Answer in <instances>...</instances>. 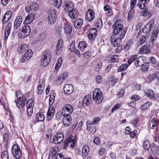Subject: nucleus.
<instances>
[{
  "label": "nucleus",
  "instance_id": "obj_1",
  "mask_svg": "<svg viewBox=\"0 0 159 159\" xmlns=\"http://www.w3.org/2000/svg\"><path fill=\"white\" fill-rule=\"evenodd\" d=\"M121 20L116 21L113 25V33L114 35H119L123 37L125 34V32L124 30V26L121 24Z\"/></svg>",
  "mask_w": 159,
  "mask_h": 159
},
{
  "label": "nucleus",
  "instance_id": "obj_2",
  "mask_svg": "<svg viewBox=\"0 0 159 159\" xmlns=\"http://www.w3.org/2000/svg\"><path fill=\"white\" fill-rule=\"evenodd\" d=\"M146 61V58L143 56L137 57V55H134L131 56L128 60V64L129 65L132 62L134 61L135 65L137 67L143 65Z\"/></svg>",
  "mask_w": 159,
  "mask_h": 159
},
{
  "label": "nucleus",
  "instance_id": "obj_3",
  "mask_svg": "<svg viewBox=\"0 0 159 159\" xmlns=\"http://www.w3.org/2000/svg\"><path fill=\"white\" fill-rule=\"evenodd\" d=\"M51 59V55L50 52L48 51L43 52L41 59V65L44 67L47 66L50 63Z\"/></svg>",
  "mask_w": 159,
  "mask_h": 159
},
{
  "label": "nucleus",
  "instance_id": "obj_4",
  "mask_svg": "<svg viewBox=\"0 0 159 159\" xmlns=\"http://www.w3.org/2000/svg\"><path fill=\"white\" fill-rule=\"evenodd\" d=\"M16 96L17 97V100H15L16 106L18 108H22L24 107L26 102V99L23 98V94L20 91H18L16 92Z\"/></svg>",
  "mask_w": 159,
  "mask_h": 159
},
{
  "label": "nucleus",
  "instance_id": "obj_5",
  "mask_svg": "<svg viewBox=\"0 0 159 159\" xmlns=\"http://www.w3.org/2000/svg\"><path fill=\"white\" fill-rule=\"evenodd\" d=\"M103 95L101 90L98 88L94 90L93 93V98L95 102L98 104L103 100Z\"/></svg>",
  "mask_w": 159,
  "mask_h": 159
},
{
  "label": "nucleus",
  "instance_id": "obj_6",
  "mask_svg": "<svg viewBox=\"0 0 159 159\" xmlns=\"http://www.w3.org/2000/svg\"><path fill=\"white\" fill-rule=\"evenodd\" d=\"M11 151L14 157L16 159H19L20 157L21 156V152L17 145H14L12 147Z\"/></svg>",
  "mask_w": 159,
  "mask_h": 159
},
{
  "label": "nucleus",
  "instance_id": "obj_7",
  "mask_svg": "<svg viewBox=\"0 0 159 159\" xmlns=\"http://www.w3.org/2000/svg\"><path fill=\"white\" fill-rule=\"evenodd\" d=\"M48 18V22L50 24L54 23L56 21L57 18L55 11L54 10L49 11Z\"/></svg>",
  "mask_w": 159,
  "mask_h": 159
},
{
  "label": "nucleus",
  "instance_id": "obj_8",
  "mask_svg": "<svg viewBox=\"0 0 159 159\" xmlns=\"http://www.w3.org/2000/svg\"><path fill=\"white\" fill-rule=\"evenodd\" d=\"M64 139V135L61 132H58L54 135L53 142L56 144L61 143Z\"/></svg>",
  "mask_w": 159,
  "mask_h": 159
},
{
  "label": "nucleus",
  "instance_id": "obj_9",
  "mask_svg": "<svg viewBox=\"0 0 159 159\" xmlns=\"http://www.w3.org/2000/svg\"><path fill=\"white\" fill-rule=\"evenodd\" d=\"M95 12L91 9L88 10L85 15V19L88 21H91L93 20L95 17Z\"/></svg>",
  "mask_w": 159,
  "mask_h": 159
},
{
  "label": "nucleus",
  "instance_id": "obj_10",
  "mask_svg": "<svg viewBox=\"0 0 159 159\" xmlns=\"http://www.w3.org/2000/svg\"><path fill=\"white\" fill-rule=\"evenodd\" d=\"M33 54V52L32 50L30 49L28 50L26 53L23 56L21 60V62L24 63L30 60L32 57Z\"/></svg>",
  "mask_w": 159,
  "mask_h": 159
},
{
  "label": "nucleus",
  "instance_id": "obj_11",
  "mask_svg": "<svg viewBox=\"0 0 159 159\" xmlns=\"http://www.w3.org/2000/svg\"><path fill=\"white\" fill-rule=\"evenodd\" d=\"M123 38L120 36L116 38L115 35H112L111 39L112 44L115 47L118 46L121 42V39Z\"/></svg>",
  "mask_w": 159,
  "mask_h": 159
},
{
  "label": "nucleus",
  "instance_id": "obj_12",
  "mask_svg": "<svg viewBox=\"0 0 159 159\" xmlns=\"http://www.w3.org/2000/svg\"><path fill=\"white\" fill-rule=\"evenodd\" d=\"M136 2L137 0H130V10L128 16V19L129 20H131L134 15V11L133 8L136 4Z\"/></svg>",
  "mask_w": 159,
  "mask_h": 159
},
{
  "label": "nucleus",
  "instance_id": "obj_13",
  "mask_svg": "<svg viewBox=\"0 0 159 159\" xmlns=\"http://www.w3.org/2000/svg\"><path fill=\"white\" fill-rule=\"evenodd\" d=\"M64 90L66 95H70L73 92L74 88L72 84H66L64 87Z\"/></svg>",
  "mask_w": 159,
  "mask_h": 159
},
{
  "label": "nucleus",
  "instance_id": "obj_14",
  "mask_svg": "<svg viewBox=\"0 0 159 159\" xmlns=\"http://www.w3.org/2000/svg\"><path fill=\"white\" fill-rule=\"evenodd\" d=\"M71 117L70 114H66L64 115L63 118L62 122L63 124L66 127L69 126L71 123Z\"/></svg>",
  "mask_w": 159,
  "mask_h": 159
},
{
  "label": "nucleus",
  "instance_id": "obj_15",
  "mask_svg": "<svg viewBox=\"0 0 159 159\" xmlns=\"http://www.w3.org/2000/svg\"><path fill=\"white\" fill-rule=\"evenodd\" d=\"M50 106L47 113L46 120L48 121H50L52 119L54 115L55 112V109L54 107L51 105Z\"/></svg>",
  "mask_w": 159,
  "mask_h": 159
},
{
  "label": "nucleus",
  "instance_id": "obj_16",
  "mask_svg": "<svg viewBox=\"0 0 159 159\" xmlns=\"http://www.w3.org/2000/svg\"><path fill=\"white\" fill-rule=\"evenodd\" d=\"M21 31V34L22 37L23 38L26 37L28 36L31 32L30 27L28 25L24 26Z\"/></svg>",
  "mask_w": 159,
  "mask_h": 159
},
{
  "label": "nucleus",
  "instance_id": "obj_17",
  "mask_svg": "<svg viewBox=\"0 0 159 159\" xmlns=\"http://www.w3.org/2000/svg\"><path fill=\"white\" fill-rule=\"evenodd\" d=\"M63 41L61 39H60L57 44L56 50V52L57 54H59L61 52L63 49Z\"/></svg>",
  "mask_w": 159,
  "mask_h": 159
},
{
  "label": "nucleus",
  "instance_id": "obj_18",
  "mask_svg": "<svg viewBox=\"0 0 159 159\" xmlns=\"http://www.w3.org/2000/svg\"><path fill=\"white\" fill-rule=\"evenodd\" d=\"M45 87V82L43 79L40 80L39 83L38 88V93L41 95L43 92Z\"/></svg>",
  "mask_w": 159,
  "mask_h": 159
},
{
  "label": "nucleus",
  "instance_id": "obj_19",
  "mask_svg": "<svg viewBox=\"0 0 159 159\" xmlns=\"http://www.w3.org/2000/svg\"><path fill=\"white\" fill-rule=\"evenodd\" d=\"M87 126V130L89 131L92 134H94L96 131V128L94 125H92L90 121H87L86 122Z\"/></svg>",
  "mask_w": 159,
  "mask_h": 159
},
{
  "label": "nucleus",
  "instance_id": "obj_20",
  "mask_svg": "<svg viewBox=\"0 0 159 159\" xmlns=\"http://www.w3.org/2000/svg\"><path fill=\"white\" fill-rule=\"evenodd\" d=\"M62 62V59L61 57H59L57 61L55 67V70L53 71L54 74L56 75L60 68Z\"/></svg>",
  "mask_w": 159,
  "mask_h": 159
},
{
  "label": "nucleus",
  "instance_id": "obj_21",
  "mask_svg": "<svg viewBox=\"0 0 159 159\" xmlns=\"http://www.w3.org/2000/svg\"><path fill=\"white\" fill-rule=\"evenodd\" d=\"M68 15L72 19L77 18L78 15L77 10L75 8L72 9L69 11Z\"/></svg>",
  "mask_w": 159,
  "mask_h": 159
},
{
  "label": "nucleus",
  "instance_id": "obj_22",
  "mask_svg": "<svg viewBox=\"0 0 159 159\" xmlns=\"http://www.w3.org/2000/svg\"><path fill=\"white\" fill-rule=\"evenodd\" d=\"M62 111L67 112L69 114H71L73 112L74 109L73 107L70 104H66L62 108Z\"/></svg>",
  "mask_w": 159,
  "mask_h": 159
},
{
  "label": "nucleus",
  "instance_id": "obj_23",
  "mask_svg": "<svg viewBox=\"0 0 159 159\" xmlns=\"http://www.w3.org/2000/svg\"><path fill=\"white\" fill-rule=\"evenodd\" d=\"M35 17L34 14H31L27 16L25 18V19L24 21V24L27 25L32 22Z\"/></svg>",
  "mask_w": 159,
  "mask_h": 159
},
{
  "label": "nucleus",
  "instance_id": "obj_24",
  "mask_svg": "<svg viewBox=\"0 0 159 159\" xmlns=\"http://www.w3.org/2000/svg\"><path fill=\"white\" fill-rule=\"evenodd\" d=\"M97 35V30L95 28H92L90 30L88 37L90 40H93L94 39Z\"/></svg>",
  "mask_w": 159,
  "mask_h": 159
},
{
  "label": "nucleus",
  "instance_id": "obj_25",
  "mask_svg": "<svg viewBox=\"0 0 159 159\" xmlns=\"http://www.w3.org/2000/svg\"><path fill=\"white\" fill-rule=\"evenodd\" d=\"M22 18L21 16H18L16 18L14 22V28L17 30L20 26L22 21Z\"/></svg>",
  "mask_w": 159,
  "mask_h": 159
},
{
  "label": "nucleus",
  "instance_id": "obj_26",
  "mask_svg": "<svg viewBox=\"0 0 159 159\" xmlns=\"http://www.w3.org/2000/svg\"><path fill=\"white\" fill-rule=\"evenodd\" d=\"M12 27L11 23L9 22L7 25L4 32V39L7 40L10 32Z\"/></svg>",
  "mask_w": 159,
  "mask_h": 159
},
{
  "label": "nucleus",
  "instance_id": "obj_27",
  "mask_svg": "<svg viewBox=\"0 0 159 159\" xmlns=\"http://www.w3.org/2000/svg\"><path fill=\"white\" fill-rule=\"evenodd\" d=\"M12 15V12L11 11H7L3 16L2 22L6 23L8 22L11 18Z\"/></svg>",
  "mask_w": 159,
  "mask_h": 159
},
{
  "label": "nucleus",
  "instance_id": "obj_28",
  "mask_svg": "<svg viewBox=\"0 0 159 159\" xmlns=\"http://www.w3.org/2000/svg\"><path fill=\"white\" fill-rule=\"evenodd\" d=\"M150 49L147 46H142L139 49V52L141 54H147L149 53Z\"/></svg>",
  "mask_w": 159,
  "mask_h": 159
},
{
  "label": "nucleus",
  "instance_id": "obj_29",
  "mask_svg": "<svg viewBox=\"0 0 159 159\" xmlns=\"http://www.w3.org/2000/svg\"><path fill=\"white\" fill-rule=\"evenodd\" d=\"M154 24V23L153 21L150 22L145 26L143 29V32L145 33L149 32L152 29Z\"/></svg>",
  "mask_w": 159,
  "mask_h": 159
},
{
  "label": "nucleus",
  "instance_id": "obj_30",
  "mask_svg": "<svg viewBox=\"0 0 159 159\" xmlns=\"http://www.w3.org/2000/svg\"><path fill=\"white\" fill-rule=\"evenodd\" d=\"M87 45L84 41H82L80 42L78 44V49L82 52H83L85 51L87 47Z\"/></svg>",
  "mask_w": 159,
  "mask_h": 159
},
{
  "label": "nucleus",
  "instance_id": "obj_31",
  "mask_svg": "<svg viewBox=\"0 0 159 159\" xmlns=\"http://www.w3.org/2000/svg\"><path fill=\"white\" fill-rule=\"evenodd\" d=\"M64 6L65 11H68L73 8V4L72 2L67 1L65 2Z\"/></svg>",
  "mask_w": 159,
  "mask_h": 159
},
{
  "label": "nucleus",
  "instance_id": "obj_32",
  "mask_svg": "<svg viewBox=\"0 0 159 159\" xmlns=\"http://www.w3.org/2000/svg\"><path fill=\"white\" fill-rule=\"evenodd\" d=\"M89 151V147L88 146L85 145L84 146L82 150V157L83 158H85L88 156Z\"/></svg>",
  "mask_w": 159,
  "mask_h": 159
},
{
  "label": "nucleus",
  "instance_id": "obj_33",
  "mask_svg": "<svg viewBox=\"0 0 159 159\" xmlns=\"http://www.w3.org/2000/svg\"><path fill=\"white\" fill-rule=\"evenodd\" d=\"M28 49V46L25 44H22L19 46L18 51L19 53H22L25 52Z\"/></svg>",
  "mask_w": 159,
  "mask_h": 159
},
{
  "label": "nucleus",
  "instance_id": "obj_34",
  "mask_svg": "<svg viewBox=\"0 0 159 159\" xmlns=\"http://www.w3.org/2000/svg\"><path fill=\"white\" fill-rule=\"evenodd\" d=\"M56 94L54 91H51L50 94L49 102V105L52 106L54 102Z\"/></svg>",
  "mask_w": 159,
  "mask_h": 159
},
{
  "label": "nucleus",
  "instance_id": "obj_35",
  "mask_svg": "<svg viewBox=\"0 0 159 159\" xmlns=\"http://www.w3.org/2000/svg\"><path fill=\"white\" fill-rule=\"evenodd\" d=\"M91 100V96L88 95L86 96L83 99V106H86L89 104Z\"/></svg>",
  "mask_w": 159,
  "mask_h": 159
},
{
  "label": "nucleus",
  "instance_id": "obj_36",
  "mask_svg": "<svg viewBox=\"0 0 159 159\" xmlns=\"http://www.w3.org/2000/svg\"><path fill=\"white\" fill-rule=\"evenodd\" d=\"M83 22L82 19H79L76 20L74 23V26L75 28L77 29L80 28L82 26Z\"/></svg>",
  "mask_w": 159,
  "mask_h": 159
},
{
  "label": "nucleus",
  "instance_id": "obj_37",
  "mask_svg": "<svg viewBox=\"0 0 159 159\" xmlns=\"http://www.w3.org/2000/svg\"><path fill=\"white\" fill-rule=\"evenodd\" d=\"M58 152V148L57 147H52L50 150L49 156L53 157L55 156Z\"/></svg>",
  "mask_w": 159,
  "mask_h": 159
},
{
  "label": "nucleus",
  "instance_id": "obj_38",
  "mask_svg": "<svg viewBox=\"0 0 159 159\" xmlns=\"http://www.w3.org/2000/svg\"><path fill=\"white\" fill-rule=\"evenodd\" d=\"M159 32V29L158 28H157V30H155L153 31L151 38V41L153 42L157 38Z\"/></svg>",
  "mask_w": 159,
  "mask_h": 159
},
{
  "label": "nucleus",
  "instance_id": "obj_39",
  "mask_svg": "<svg viewBox=\"0 0 159 159\" xmlns=\"http://www.w3.org/2000/svg\"><path fill=\"white\" fill-rule=\"evenodd\" d=\"M64 29L65 32L67 34L70 33L72 30V27L69 24L67 23H64Z\"/></svg>",
  "mask_w": 159,
  "mask_h": 159
},
{
  "label": "nucleus",
  "instance_id": "obj_40",
  "mask_svg": "<svg viewBox=\"0 0 159 159\" xmlns=\"http://www.w3.org/2000/svg\"><path fill=\"white\" fill-rule=\"evenodd\" d=\"M76 139L74 137H70L68 139V141L70 142V147L73 148L75 147V143Z\"/></svg>",
  "mask_w": 159,
  "mask_h": 159
},
{
  "label": "nucleus",
  "instance_id": "obj_41",
  "mask_svg": "<svg viewBox=\"0 0 159 159\" xmlns=\"http://www.w3.org/2000/svg\"><path fill=\"white\" fill-rule=\"evenodd\" d=\"M36 120L39 121H43L45 119L44 115L42 113H38L36 115Z\"/></svg>",
  "mask_w": 159,
  "mask_h": 159
},
{
  "label": "nucleus",
  "instance_id": "obj_42",
  "mask_svg": "<svg viewBox=\"0 0 159 159\" xmlns=\"http://www.w3.org/2000/svg\"><path fill=\"white\" fill-rule=\"evenodd\" d=\"M157 117L156 115H155L153 118L152 119L151 122L150 123V126L152 128H153L155 127L158 124V122L156 120Z\"/></svg>",
  "mask_w": 159,
  "mask_h": 159
},
{
  "label": "nucleus",
  "instance_id": "obj_43",
  "mask_svg": "<svg viewBox=\"0 0 159 159\" xmlns=\"http://www.w3.org/2000/svg\"><path fill=\"white\" fill-rule=\"evenodd\" d=\"M147 4L144 2L139 0V2L137 3V6L140 9L143 10L146 8Z\"/></svg>",
  "mask_w": 159,
  "mask_h": 159
},
{
  "label": "nucleus",
  "instance_id": "obj_44",
  "mask_svg": "<svg viewBox=\"0 0 159 159\" xmlns=\"http://www.w3.org/2000/svg\"><path fill=\"white\" fill-rule=\"evenodd\" d=\"M143 146L145 150H148L150 146V142L148 140H145L143 142Z\"/></svg>",
  "mask_w": 159,
  "mask_h": 159
},
{
  "label": "nucleus",
  "instance_id": "obj_45",
  "mask_svg": "<svg viewBox=\"0 0 159 159\" xmlns=\"http://www.w3.org/2000/svg\"><path fill=\"white\" fill-rule=\"evenodd\" d=\"M110 61L111 62H117L119 60V57L118 55H115L110 57Z\"/></svg>",
  "mask_w": 159,
  "mask_h": 159
},
{
  "label": "nucleus",
  "instance_id": "obj_46",
  "mask_svg": "<svg viewBox=\"0 0 159 159\" xmlns=\"http://www.w3.org/2000/svg\"><path fill=\"white\" fill-rule=\"evenodd\" d=\"M145 92V95L149 98H152L154 97V93L153 91L151 90H147Z\"/></svg>",
  "mask_w": 159,
  "mask_h": 159
},
{
  "label": "nucleus",
  "instance_id": "obj_47",
  "mask_svg": "<svg viewBox=\"0 0 159 159\" xmlns=\"http://www.w3.org/2000/svg\"><path fill=\"white\" fill-rule=\"evenodd\" d=\"M152 104V103L150 102H147L143 105H142L141 107L140 108L141 110H146Z\"/></svg>",
  "mask_w": 159,
  "mask_h": 159
},
{
  "label": "nucleus",
  "instance_id": "obj_48",
  "mask_svg": "<svg viewBox=\"0 0 159 159\" xmlns=\"http://www.w3.org/2000/svg\"><path fill=\"white\" fill-rule=\"evenodd\" d=\"M62 0H54L53 5L56 7L58 8L61 5Z\"/></svg>",
  "mask_w": 159,
  "mask_h": 159
},
{
  "label": "nucleus",
  "instance_id": "obj_49",
  "mask_svg": "<svg viewBox=\"0 0 159 159\" xmlns=\"http://www.w3.org/2000/svg\"><path fill=\"white\" fill-rule=\"evenodd\" d=\"M96 26L98 29H100L102 25V22L101 19H98L96 23Z\"/></svg>",
  "mask_w": 159,
  "mask_h": 159
},
{
  "label": "nucleus",
  "instance_id": "obj_50",
  "mask_svg": "<svg viewBox=\"0 0 159 159\" xmlns=\"http://www.w3.org/2000/svg\"><path fill=\"white\" fill-rule=\"evenodd\" d=\"M102 63L101 62H100L98 63L95 66L94 70L96 72H98L102 66Z\"/></svg>",
  "mask_w": 159,
  "mask_h": 159
},
{
  "label": "nucleus",
  "instance_id": "obj_51",
  "mask_svg": "<svg viewBox=\"0 0 159 159\" xmlns=\"http://www.w3.org/2000/svg\"><path fill=\"white\" fill-rule=\"evenodd\" d=\"M127 68V65L126 64H123L120 66L118 70L119 72H121L125 70Z\"/></svg>",
  "mask_w": 159,
  "mask_h": 159
},
{
  "label": "nucleus",
  "instance_id": "obj_52",
  "mask_svg": "<svg viewBox=\"0 0 159 159\" xmlns=\"http://www.w3.org/2000/svg\"><path fill=\"white\" fill-rule=\"evenodd\" d=\"M1 157L2 159H8L9 156L7 151H3L2 153Z\"/></svg>",
  "mask_w": 159,
  "mask_h": 159
},
{
  "label": "nucleus",
  "instance_id": "obj_53",
  "mask_svg": "<svg viewBox=\"0 0 159 159\" xmlns=\"http://www.w3.org/2000/svg\"><path fill=\"white\" fill-rule=\"evenodd\" d=\"M34 105V100L33 99H30L27 102V107H33Z\"/></svg>",
  "mask_w": 159,
  "mask_h": 159
},
{
  "label": "nucleus",
  "instance_id": "obj_54",
  "mask_svg": "<svg viewBox=\"0 0 159 159\" xmlns=\"http://www.w3.org/2000/svg\"><path fill=\"white\" fill-rule=\"evenodd\" d=\"M75 41L73 40L70 45L69 49L72 52H74L75 50Z\"/></svg>",
  "mask_w": 159,
  "mask_h": 159
},
{
  "label": "nucleus",
  "instance_id": "obj_55",
  "mask_svg": "<svg viewBox=\"0 0 159 159\" xmlns=\"http://www.w3.org/2000/svg\"><path fill=\"white\" fill-rule=\"evenodd\" d=\"M31 11H35L38 9V6L35 3H33L30 5Z\"/></svg>",
  "mask_w": 159,
  "mask_h": 159
},
{
  "label": "nucleus",
  "instance_id": "obj_56",
  "mask_svg": "<svg viewBox=\"0 0 159 159\" xmlns=\"http://www.w3.org/2000/svg\"><path fill=\"white\" fill-rule=\"evenodd\" d=\"M91 55V52L88 51L83 54V57L84 59H87L90 57Z\"/></svg>",
  "mask_w": 159,
  "mask_h": 159
},
{
  "label": "nucleus",
  "instance_id": "obj_57",
  "mask_svg": "<svg viewBox=\"0 0 159 159\" xmlns=\"http://www.w3.org/2000/svg\"><path fill=\"white\" fill-rule=\"evenodd\" d=\"M33 108L27 107V114L28 116H30L33 112Z\"/></svg>",
  "mask_w": 159,
  "mask_h": 159
},
{
  "label": "nucleus",
  "instance_id": "obj_58",
  "mask_svg": "<svg viewBox=\"0 0 159 159\" xmlns=\"http://www.w3.org/2000/svg\"><path fill=\"white\" fill-rule=\"evenodd\" d=\"M142 67L141 68V70L142 71H145L147 70L148 69L149 67V64L148 63H146L142 65Z\"/></svg>",
  "mask_w": 159,
  "mask_h": 159
},
{
  "label": "nucleus",
  "instance_id": "obj_59",
  "mask_svg": "<svg viewBox=\"0 0 159 159\" xmlns=\"http://www.w3.org/2000/svg\"><path fill=\"white\" fill-rule=\"evenodd\" d=\"M121 106V104H117L114 105L111 110V112L113 113L115 111L118 109Z\"/></svg>",
  "mask_w": 159,
  "mask_h": 159
},
{
  "label": "nucleus",
  "instance_id": "obj_60",
  "mask_svg": "<svg viewBox=\"0 0 159 159\" xmlns=\"http://www.w3.org/2000/svg\"><path fill=\"white\" fill-rule=\"evenodd\" d=\"M102 79L101 76L98 75L96 77V83L98 84L102 82Z\"/></svg>",
  "mask_w": 159,
  "mask_h": 159
},
{
  "label": "nucleus",
  "instance_id": "obj_61",
  "mask_svg": "<svg viewBox=\"0 0 159 159\" xmlns=\"http://www.w3.org/2000/svg\"><path fill=\"white\" fill-rule=\"evenodd\" d=\"M100 119L98 117L95 118L93 119L92 121V125H94L98 124V123L100 121Z\"/></svg>",
  "mask_w": 159,
  "mask_h": 159
},
{
  "label": "nucleus",
  "instance_id": "obj_62",
  "mask_svg": "<svg viewBox=\"0 0 159 159\" xmlns=\"http://www.w3.org/2000/svg\"><path fill=\"white\" fill-rule=\"evenodd\" d=\"M146 40V37L145 36H143L139 39V43L140 45L143 44Z\"/></svg>",
  "mask_w": 159,
  "mask_h": 159
},
{
  "label": "nucleus",
  "instance_id": "obj_63",
  "mask_svg": "<svg viewBox=\"0 0 159 159\" xmlns=\"http://www.w3.org/2000/svg\"><path fill=\"white\" fill-rule=\"evenodd\" d=\"M140 98V97L134 94L132 95L131 97V99L133 101H137Z\"/></svg>",
  "mask_w": 159,
  "mask_h": 159
},
{
  "label": "nucleus",
  "instance_id": "obj_64",
  "mask_svg": "<svg viewBox=\"0 0 159 159\" xmlns=\"http://www.w3.org/2000/svg\"><path fill=\"white\" fill-rule=\"evenodd\" d=\"M62 114L61 112L58 111L56 115V117L57 120H59L61 117Z\"/></svg>",
  "mask_w": 159,
  "mask_h": 159
}]
</instances>
